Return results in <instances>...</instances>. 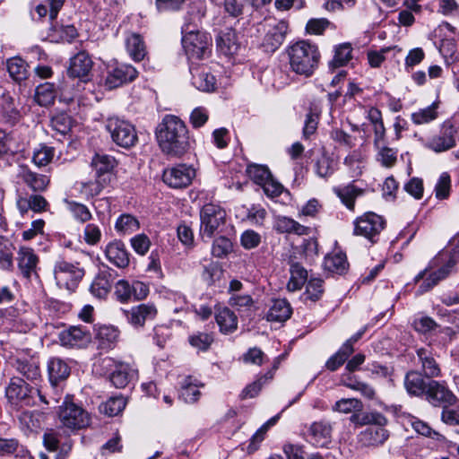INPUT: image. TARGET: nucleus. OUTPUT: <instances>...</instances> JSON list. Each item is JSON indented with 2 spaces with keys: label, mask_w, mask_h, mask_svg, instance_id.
<instances>
[{
  "label": "nucleus",
  "mask_w": 459,
  "mask_h": 459,
  "mask_svg": "<svg viewBox=\"0 0 459 459\" xmlns=\"http://www.w3.org/2000/svg\"><path fill=\"white\" fill-rule=\"evenodd\" d=\"M157 140L161 151L174 158H180L188 152L193 142L185 122L173 115H167L162 119Z\"/></svg>",
  "instance_id": "nucleus-1"
},
{
  "label": "nucleus",
  "mask_w": 459,
  "mask_h": 459,
  "mask_svg": "<svg viewBox=\"0 0 459 459\" xmlns=\"http://www.w3.org/2000/svg\"><path fill=\"white\" fill-rule=\"evenodd\" d=\"M459 262V247H454L451 250L440 251L429 263V268L421 271L415 277V281H419L423 279L427 274L429 269H435L429 276L424 280L419 288V293H424L431 290L440 281L447 278L455 268V265Z\"/></svg>",
  "instance_id": "nucleus-2"
},
{
  "label": "nucleus",
  "mask_w": 459,
  "mask_h": 459,
  "mask_svg": "<svg viewBox=\"0 0 459 459\" xmlns=\"http://www.w3.org/2000/svg\"><path fill=\"white\" fill-rule=\"evenodd\" d=\"M290 69L297 74L310 76L319 62V52L316 45L300 40L287 49Z\"/></svg>",
  "instance_id": "nucleus-3"
},
{
  "label": "nucleus",
  "mask_w": 459,
  "mask_h": 459,
  "mask_svg": "<svg viewBox=\"0 0 459 459\" xmlns=\"http://www.w3.org/2000/svg\"><path fill=\"white\" fill-rule=\"evenodd\" d=\"M92 178L82 182L81 191L87 196H94L111 181L114 159L107 154H95L91 162Z\"/></svg>",
  "instance_id": "nucleus-4"
},
{
  "label": "nucleus",
  "mask_w": 459,
  "mask_h": 459,
  "mask_svg": "<svg viewBox=\"0 0 459 459\" xmlns=\"http://www.w3.org/2000/svg\"><path fill=\"white\" fill-rule=\"evenodd\" d=\"M212 42V37L206 32L183 29L182 45L190 65H198V61L210 57Z\"/></svg>",
  "instance_id": "nucleus-5"
},
{
  "label": "nucleus",
  "mask_w": 459,
  "mask_h": 459,
  "mask_svg": "<svg viewBox=\"0 0 459 459\" xmlns=\"http://www.w3.org/2000/svg\"><path fill=\"white\" fill-rule=\"evenodd\" d=\"M59 420L64 428L70 430H81L90 427L91 414L82 406L65 402L58 411Z\"/></svg>",
  "instance_id": "nucleus-6"
},
{
  "label": "nucleus",
  "mask_w": 459,
  "mask_h": 459,
  "mask_svg": "<svg viewBox=\"0 0 459 459\" xmlns=\"http://www.w3.org/2000/svg\"><path fill=\"white\" fill-rule=\"evenodd\" d=\"M54 275L56 285L60 289H65L69 292H73L82 280L84 270L78 264H71L62 260L56 263Z\"/></svg>",
  "instance_id": "nucleus-7"
},
{
  "label": "nucleus",
  "mask_w": 459,
  "mask_h": 459,
  "mask_svg": "<svg viewBox=\"0 0 459 459\" xmlns=\"http://www.w3.org/2000/svg\"><path fill=\"white\" fill-rule=\"evenodd\" d=\"M226 219V212L221 206L208 204L200 212V234L203 238H211L221 230Z\"/></svg>",
  "instance_id": "nucleus-8"
},
{
  "label": "nucleus",
  "mask_w": 459,
  "mask_h": 459,
  "mask_svg": "<svg viewBox=\"0 0 459 459\" xmlns=\"http://www.w3.org/2000/svg\"><path fill=\"white\" fill-rule=\"evenodd\" d=\"M34 388L25 382L23 378L13 377L5 388V396L8 402L15 406H33L36 404L33 397Z\"/></svg>",
  "instance_id": "nucleus-9"
},
{
  "label": "nucleus",
  "mask_w": 459,
  "mask_h": 459,
  "mask_svg": "<svg viewBox=\"0 0 459 459\" xmlns=\"http://www.w3.org/2000/svg\"><path fill=\"white\" fill-rule=\"evenodd\" d=\"M385 225V221L383 217L368 212L354 221V234L375 242V238L384 230Z\"/></svg>",
  "instance_id": "nucleus-10"
},
{
  "label": "nucleus",
  "mask_w": 459,
  "mask_h": 459,
  "mask_svg": "<svg viewBox=\"0 0 459 459\" xmlns=\"http://www.w3.org/2000/svg\"><path fill=\"white\" fill-rule=\"evenodd\" d=\"M426 400L434 407L459 403L457 396L447 387L445 382L431 380L428 382Z\"/></svg>",
  "instance_id": "nucleus-11"
},
{
  "label": "nucleus",
  "mask_w": 459,
  "mask_h": 459,
  "mask_svg": "<svg viewBox=\"0 0 459 459\" xmlns=\"http://www.w3.org/2000/svg\"><path fill=\"white\" fill-rule=\"evenodd\" d=\"M17 267L20 274L27 279L39 277V257L33 248L22 246L16 255Z\"/></svg>",
  "instance_id": "nucleus-12"
},
{
  "label": "nucleus",
  "mask_w": 459,
  "mask_h": 459,
  "mask_svg": "<svg viewBox=\"0 0 459 459\" xmlns=\"http://www.w3.org/2000/svg\"><path fill=\"white\" fill-rule=\"evenodd\" d=\"M195 177V170L192 166L178 164L164 170L163 181L172 188H183L188 186Z\"/></svg>",
  "instance_id": "nucleus-13"
},
{
  "label": "nucleus",
  "mask_w": 459,
  "mask_h": 459,
  "mask_svg": "<svg viewBox=\"0 0 459 459\" xmlns=\"http://www.w3.org/2000/svg\"><path fill=\"white\" fill-rule=\"evenodd\" d=\"M189 70L192 75V84L198 91L211 92L216 89L217 81L211 74L210 67L206 65H189Z\"/></svg>",
  "instance_id": "nucleus-14"
},
{
  "label": "nucleus",
  "mask_w": 459,
  "mask_h": 459,
  "mask_svg": "<svg viewBox=\"0 0 459 459\" xmlns=\"http://www.w3.org/2000/svg\"><path fill=\"white\" fill-rule=\"evenodd\" d=\"M93 62L85 51L77 53L70 59V65L67 74L72 78H78L82 82L90 80Z\"/></svg>",
  "instance_id": "nucleus-15"
},
{
  "label": "nucleus",
  "mask_w": 459,
  "mask_h": 459,
  "mask_svg": "<svg viewBox=\"0 0 459 459\" xmlns=\"http://www.w3.org/2000/svg\"><path fill=\"white\" fill-rule=\"evenodd\" d=\"M288 23L284 21L276 22L267 30L262 46L267 52H274L285 39Z\"/></svg>",
  "instance_id": "nucleus-16"
},
{
  "label": "nucleus",
  "mask_w": 459,
  "mask_h": 459,
  "mask_svg": "<svg viewBox=\"0 0 459 459\" xmlns=\"http://www.w3.org/2000/svg\"><path fill=\"white\" fill-rule=\"evenodd\" d=\"M456 131L451 125H445L440 134L433 136L426 146L435 152H442L452 149L455 145V134Z\"/></svg>",
  "instance_id": "nucleus-17"
},
{
  "label": "nucleus",
  "mask_w": 459,
  "mask_h": 459,
  "mask_svg": "<svg viewBox=\"0 0 459 459\" xmlns=\"http://www.w3.org/2000/svg\"><path fill=\"white\" fill-rule=\"evenodd\" d=\"M12 365L19 374L30 381H35L40 377L39 361L34 356L17 357Z\"/></svg>",
  "instance_id": "nucleus-18"
},
{
  "label": "nucleus",
  "mask_w": 459,
  "mask_h": 459,
  "mask_svg": "<svg viewBox=\"0 0 459 459\" xmlns=\"http://www.w3.org/2000/svg\"><path fill=\"white\" fill-rule=\"evenodd\" d=\"M91 340L90 332L80 326H71L59 333V341L65 347H81Z\"/></svg>",
  "instance_id": "nucleus-19"
},
{
  "label": "nucleus",
  "mask_w": 459,
  "mask_h": 459,
  "mask_svg": "<svg viewBox=\"0 0 459 459\" xmlns=\"http://www.w3.org/2000/svg\"><path fill=\"white\" fill-rule=\"evenodd\" d=\"M385 425L369 426L359 435V442L365 446H378L383 445L389 437Z\"/></svg>",
  "instance_id": "nucleus-20"
},
{
  "label": "nucleus",
  "mask_w": 459,
  "mask_h": 459,
  "mask_svg": "<svg viewBox=\"0 0 459 459\" xmlns=\"http://www.w3.org/2000/svg\"><path fill=\"white\" fill-rule=\"evenodd\" d=\"M216 45L218 51L226 56H232L240 49L238 35L232 29L221 31L216 39Z\"/></svg>",
  "instance_id": "nucleus-21"
},
{
  "label": "nucleus",
  "mask_w": 459,
  "mask_h": 459,
  "mask_svg": "<svg viewBox=\"0 0 459 459\" xmlns=\"http://www.w3.org/2000/svg\"><path fill=\"white\" fill-rule=\"evenodd\" d=\"M126 48L128 55L135 62L144 59L147 55L145 42L143 37L135 32H129L125 38Z\"/></svg>",
  "instance_id": "nucleus-22"
},
{
  "label": "nucleus",
  "mask_w": 459,
  "mask_h": 459,
  "mask_svg": "<svg viewBox=\"0 0 459 459\" xmlns=\"http://www.w3.org/2000/svg\"><path fill=\"white\" fill-rule=\"evenodd\" d=\"M137 142V134L134 126L126 121H117V145L128 149Z\"/></svg>",
  "instance_id": "nucleus-23"
},
{
  "label": "nucleus",
  "mask_w": 459,
  "mask_h": 459,
  "mask_svg": "<svg viewBox=\"0 0 459 459\" xmlns=\"http://www.w3.org/2000/svg\"><path fill=\"white\" fill-rule=\"evenodd\" d=\"M332 427L325 421L314 422L309 429L310 441L318 447L326 446L331 442Z\"/></svg>",
  "instance_id": "nucleus-24"
},
{
  "label": "nucleus",
  "mask_w": 459,
  "mask_h": 459,
  "mask_svg": "<svg viewBox=\"0 0 459 459\" xmlns=\"http://www.w3.org/2000/svg\"><path fill=\"white\" fill-rule=\"evenodd\" d=\"M48 377L53 386L65 380L70 375L67 363L59 358H51L48 363Z\"/></svg>",
  "instance_id": "nucleus-25"
},
{
  "label": "nucleus",
  "mask_w": 459,
  "mask_h": 459,
  "mask_svg": "<svg viewBox=\"0 0 459 459\" xmlns=\"http://www.w3.org/2000/svg\"><path fill=\"white\" fill-rule=\"evenodd\" d=\"M274 229L280 233H293L299 236L309 234L310 229L287 216H277Z\"/></svg>",
  "instance_id": "nucleus-26"
},
{
  "label": "nucleus",
  "mask_w": 459,
  "mask_h": 459,
  "mask_svg": "<svg viewBox=\"0 0 459 459\" xmlns=\"http://www.w3.org/2000/svg\"><path fill=\"white\" fill-rule=\"evenodd\" d=\"M19 176L35 192L44 191L49 184V179L47 176L32 172L26 166H21Z\"/></svg>",
  "instance_id": "nucleus-27"
},
{
  "label": "nucleus",
  "mask_w": 459,
  "mask_h": 459,
  "mask_svg": "<svg viewBox=\"0 0 459 459\" xmlns=\"http://www.w3.org/2000/svg\"><path fill=\"white\" fill-rule=\"evenodd\" d=\"M417 355L421 363L425 377H437L440 375V368L430 351L421 348L417 351Z\"/></svg>",
  "instance_id": "nucleus-28"
},
{
  "label": "nucleus",
  "mask_w": 459,
  "mask_h": 459,
  "mask_svg": "<svg viewBox=\"0 0 459 459\" xmlns=\"http://www.w3.org/2000/svg\"><path fill=\"white\" fill-rule=\"evenodd\" d=\"M350 420L351 422L359 426L386 425L388 421L385 415L377 411L367 412H362L361 411L359 413H353L351 416Z\"/></svg>",
  "instance_id": "nucleus-29"
},
{
  "label": "nucleus",
  "mask_w": 459,
  "mask_h": 459,
  "mask_svg": "<svg viewBox=\"0 0 459 459\" xmlns=\"http://www.w3.org/2000/svg\"><path fill=\"white\" fill-rule=\"evenodd\" d=\"M428 383L418 371H410L404 378V386L410 394L420 396L426 394Z\"/></svg>",
  "instance_id": "nucleus-30"
},
{
  "label": "nucleus",
  "mask_w": 459,
  "mask_h": 459,
  "mask_svg": "<svg viewBox=\"0 0 459 459\" xmlns=\"http://www.w3.org/2000/svg\"><path fill=\"white\" fill-rule=\"evenodd\" d=\"M349 267L345 254L336 252L328 254L324 260L325 270L336 274L344 273Z\"/></svg>",
  "instance_id": "nucleus-31"
},
{
  "label": "nucleus",
  "mask_w": 459,
  "mask_h": 459,
  "mask_svg": "<svg viewBox=\"0 0 459 459\" xmlns=\"http://www.w3.org/2000/svg\"><path fill=\"white\" fill-rule=\"evenodd\" d=\"M334 193L351 211L354 210L355 199L363 195L364 190L352 184L334 188Z\"/></svg>",
  "instance_id": "nucleus-32"
},
{
  "label": "nucleus",
  "mask_w": 459,
  "mask_h": 459,
  "mask_svg": "<svg viewBox=\"0 0 459 459\" xmlns=\"http://www.w3.org/2000/svg\"><path fill=\"white\" fill-rule=\"evenodd\" d=\"M12 454H15V456L21 459H30V452L21 446L17 439L0 437V455Z\"/></svg>",
  "instance_id": "nucleus-33"
},
{
  "label": "nucleus",
  "mask_w": 459,
  "mask_h": 459,
  "mask_svg": "<svg viewBox=\"0 0 459 459\" xmlns=\"http://www.w3.org/2000/svg\"><path fill=\"white\" fill-rule=\"evenodd\" d=\"M376 160L383 167L393 168L397 161V149L386 146L385 143L375 145Z\"/></svg>",
  "instance_id": "nucleus-34"
},
{
  "label": "nucleus",
  "mask_w": 459,
  "mask_h": 459,
  "mask_svg": "<svg viewBox=\"0 0 459 459\" xmlns=\"http://www.w3.org/2000/svg\"><path fill=\"white\" fill-rule=\"evenodd\" d=\"M290 278L287 284L290 291H296L302 288L307 280V271L299 263H293L290 268Z\"/></svg>",
  "instance_id": "nucleus-35"
},
{
  "label": "nucleus",
  "mask_w": 459,
  "mask_h": 459,
  "mask_svg": "<svg viewBox=\"0 0 459 459\" xmlns=\"http://www.w3.org/2000/svg\"><path fill=\"white\" fill-rule=\"evenodd\" d=\"M137 377V371L130 364H117V388H125Z\"/></svg>",
  "instance_id": "nucleus-36"
},
{
  "label": "nucleus",
  "mask_w": 459,
  "mask_h": 459,
  "mask_svg": "<svg viewBox=\"0 0 459 459\" xmlns=\"http://www.w3.org/2000/svg\"><path fill=\"white\" fill-rule=\"evenodd\" d=\"M27 67L26 62L20 57H12L7 60L9 75L17 82H21L28 78Z\"/></svg>",
  "instance_id": "nucleus-37"
},
{
  "label": "nucleus",
  "mask_w": 459,
  "mask_h": 459,
  "mask_svg": "<svg viewBox=\"0 0 459 459\" xmlns=\"http://www.w3.org/2000/svg\"><path fill=\"white\" fill-rule=\"evenodd\" d=\"M56 95L54 84L45 82L36 88L35 100L39 105L47 107L54 103Z\"/></svg>",
  "instance_id": "nucleus-38"
},
{
  "label": "nucleus",
  "mask_w": 459,
  "mask_h": 459,
  "mask_svg": "<svg viewBox=\"0 0 459 459\" xmlns=\"http://www.w3.org/2000/svg\"><path fill=\"white\" fill-rule=\"evenodd\" d=\"M277 369V364H274L272 369H270L268 372H266L264 376L259 377L256 381L253 382L252 384L248 385L241 393V398H253L255 395L258 394V393L261 391L262 386L264 383L267 381H270L273 379L275 370Z\"/></svg>",
  "instance_id": "nucleus-39"
},
{
  "label": "nucleus",
  "mask_w": 459,
  "mask_h": 459,
  "mask_svg": "<svg viewBox=\"0 0 459 459\" xmlns=\"http://www.w3.org/2000/svg\"><path fill=\"white\" fill-rule=\"evenodd\" d=\"M316 173L321 178L331 176L335 170L334 160L325 150L315 164Z\"/></svg>",
  "instance_id": "nucleus-40"
},
{
  "label": "nucleus",
  "mask_w": 459,
  "mask_h": 459,
  "mask_svg": "<svg viewBox=\"0 0 459 459\" xmlns=\"http://www.w3.org/2000/svg\"><path fill=\"white\" fill-rule=\"evenodd\" d=\"M363 410V403L356 398H342L333 406V411L340 413H359Z\"/></svg>",
  "instance_id": "nucleus-41"
},
{
  "label": "nucleus",
  "mask_w": 459,
  "mask_h": 459,
  "mask_svg": "<svg viewBox=\"0 0 459 459\" xmlns=\"http://www.w3.org/2000/svg\"><path fill=\"white\" fill-rule=\"evenodd\" d=\"M13 244L12 241L4 237L0 236V267L5 270L10 269L13 266Z\"/></svg>",
  "instance_id": "nucleus-42"
},
{
  "label": "nucleus",
  "mask_w": 459,
  "mask_h": 459,
  "mask_svg": "<svg viewBox=\"0 0 459 459\" xmlns=\"http://www.w3.org/2000/svg\"><path fill=\"white\" fill-rule=\"evenodd\" d=\"M21 151L13 134L0 131V158L7 154H15Z\"/></svg>",
  "instance_id": "nucleus-43"
},
{
  "label": "nucleus",
  "mask_w": 459,
  "mask_h": 459,
  "mask_svg": "<svg viewBox=\"0 0 459 459\" xmlns=\"http://www.w3.org/2000/svg\"><path fill=\"white\" fill-rule=\"evenodd\" d=\"M437 106L432 104L427 108H420L411 114V120L415 125L428 124L437 117Z\"/></svg>",
  "instance_id": "nucleus-44"
},
{
  "label": "nucleus",
  "mask_w": 459,
  "mask_h": 459,
  "mask_svg": "<svg viewBox=\"0 0 459 459\" xmlns=\"http://www.w3.org/2000/svg\"><path fill=\"white\" fill-rule=\"evenodd\" d=\"M48 5L39 4L37 5L35 12L39 18L45 17L49 13L50 20L56 18L58 12L62 8L65 0H46Z\"/></svg>",
  "instance_id": "nucleus-45"
},
{
  "label": "nucleus",
  "mask_w": 459,
  "mask_h": 459,
  "mask_svg": "<svg viewBox=\"0 0 459 459\" xmlns=\"http://www.w3.org/2000/svg\"><path fill=\"white\" fill-rule=\"evenodd\" d=\"M180 396L186 403H194L198 400L200 391L198 390L197 384L194 382L192 377H186L182 382Z\"/></svg>",
  "instance_id": "nucleus-46"
},
{
  "label": "nucleus",
  "mask_w": 459,
  "mask_h": 459,
  "mask_svg": "<svg viewBox=\"0 0 459 459\" xmlns=\"http://www.w3.org/2000/svg\"><path fill=\"white\" fill-rule=\"evenodd\" d=\"M140 228L138 220L128 213H125L117 219V230L124 234H131L135 232Z\"/></svg>",
  "instance_id": "nucleus-47"
},
{
  "label": "nucleus",
  "mask_w": 459,
  "mask_h": 459,
  "mask_svg": "<svg viewBox=\"0 0 459 459\" xmlns=\"http://www.w3.org/2000/svg\"><path fill=\"white\" fill-rule=\"evenodd\" d=\"M440 420L441 421L450 427L459 426V404L444 405L441 408Z\"/></svg>",
  "instance_id": "nucleus-48"
},
{
  "label": "nucleus",
  "mask_w": 459,
  "mask_h": 459,
  "mask_svg": "<svg viewBox=\"0 0 459 459\" xmlns=\"http://www.w3.org/2000/svg\"><path fill=\"white\" fill-rule=\"evenodd\" d=\"M351 44L344 43L340 45L335 49V54L330 65L333 68L345 65L351 59Z\"/></svg>",
  "instance_id": "nucleus-49"
},
{
  "label": "nucleus",
  "mask_w": 459,
  "mask_h": 459,
  "mask_svg": "<svg viewBox=\"0 0 459 459\" xmlns=\"http://www.w3.org/2000/svg\"><path fill=\"white\" fill-rule=\"evenodd\" d=\"M138 76V71L131 65L121 64L117 66V87L133 82Z\"/></svg>",
  "instance_id": "nucleus-50"
},
{
  "label": "nucleus",
  "mask_w": 459,
  "mask_h": 459,
  "mask_svg": "<svg viewBox=\"0 0 459 459\" xmlns=\"http://www.w3.org/2000/svg\"><path fill=\"white\" fill-rule=\"evenodd\" d=\"M52 128L61 135L68 134L72 127V118L66 113H59L51 119Z\"/></svg>",
  "instance_id": "nucleus-51"
},
{
  "label": "nucleus",
  "mask_w": 459,
  "mask_h": 459,
  "mask_svg": "<svg viewBox=\"0 0 459 459\" xmlns=\"http://www.w3.org/2000/svg\"><path fill=\"white\" fill-rule=\"evenodd\" d=\"M240 359L245 364L262 366L267 360V356L260 348L253 347L248 349L241 356Z\"/></svg>",
  "instance_id": "nucleus-52"
},
{
  "label": "nucleus",
  "mask_w": 459,
  "mask_h": 459,
  "mask_svg": "<svg viewBox=\"0 0 459 459\" xmlns=\"http://www.w3.org/2000/svg\"><path fill=\"white\" fill-rule=\"evenodd\" d=\"M324 292L323 281L318 278H311L306 288L303 296L304 299L316 301L318 300Z\"/></svg>",
  "instance_id": "nucleus-53"
},
{
  "label": "nucleus",
  "mask_w": 459,
  "mask_h": 459,
  "mask_svg": "<svg viewBox=\"0 0 459 459\" xmlns=\"http://www.w3.org/2000/svg\"><path fill=\"white\" fill-rule=\"evenodd\" d=\"M343 385L350 389L360 392V394L368 399H373L376 394L372 386L364 382L352 379L351 377L343 380Z\"/></svg>",
  "instance_id": "nucleus-54"
},
{
  "label": "nucleus",
  "mask_w": 459,
  "mask_h": 459,
  "mask_svg": "<svg viewBox=\"0 0 459 459\" xmlns=\"http://www.w3.org/2000/svg\"><path fill=\"white\" fill-rule=\"evenodd\" d=\"M111 290V283L105 276H98L91 285V292L99 299L105 298Z\"/></svg>",
  "instance_id": "nucleus-55"
},
{
  "label": "nucleus",
  "mask_w": 459,
  "mask_h": 459,
  "mask_svg": "<svg viewBox=\"0 0 459 459\" xmlns=\"http://www.w3.org/2000/svg\"><path fill=\"white\" fill-rule=\"evenodd\" d=\"M363 157L359 151L351 152L345 159L344 164L352 172V177L359 176L362 172Z\"/></svg>",
  "instance_id": "nucleus-56"
},
{
  "label": "nucleus",
  "mask_w": 459,
  "mask_h": 459,
  "mask_svg": "<svg viewBox=\"0 0 459 459\" xmlns=\"http://www.w3.org/2000/svg\"><path fill=\"white\" fill-rule=\"evenodd\" d=\"M276 420L277 417L270 419L253 435L250 440V444L247 446L248 453H253L257 449L259 444L264 440L266 431L270 426H273L276 422Z\"/></svg>",
  "instance_id": "nucleus-57"
},
{
  "label": "nucleus",
  "mask_w": 459,
  "mask_h": 459,
  "mask_svg": "<svg viewBox=\"0 0 459 459\" xmlns=\"http://www.w3.org/2000/svg\"><path fill=\"white\" fill-rule=\"evenodd\" d=\"M247 171L250 178L260 186L272 176L266 167L256 164L248 166Z\"/></svg>",
  "instance_id": "nucleus-58"
},
{
  "label": "nucleus",
  "mask_w": 459,
  "mask_h": 459,
  "mask_svg": "<svg viewBox=\"0 0 459 459\" xmlns=\"http://www.w3.org/2000/svg\"><path fill=\"white\" fill-rule=\"evenodd\" d=\"M451 189V178L450 176L444 172L440 175L437 185L435 186V195L439 200L448 198Z\"/></svg>",
  "instance_id": "nucleus-59"
},
{
  "label": "nucleus",
  "mask_w": 459,
  "mask_h": 459,
  "mask_svg": "<svg viewBox=\"0 0 459 459\" xmlns=\"http://www.w3.org/2000/svg\"><path fill=\"white\" fill-rule=\"evenodd\" d=\"M55 150L52 147L41 146L33 153L32 161L38 167L48 165L54 157Z\"/></svg>",
  "instance_id": "nucleus-60"
},
{
  "label": "nucleus",
  "mask_w": 459,
  "mask_h": 459,
  "mask_svg": "<svg viewBox=\"0 0 459 459\" xmlns=\"http://www.w3.org/2000/svg\"><path fill=\"white\" fill-rule=\"evenodd\" d=\"M2 108L4 116L11 124H14L20 119V112L11 97L4 98Z\"/></svg>",
  "instance_id": "nucleus-61"
},
{
  "label": "nucleus",
  "mask_w": 459,
  "mask_h": 459,
  "mask_svg": "<svg viewBox=\"0 0 459 459\" xmlns=\"http://www.w3.org/2000/svg\"><path fill=\"white\" fill-rule=\"evenodd\" d=\"M231 249V241L225 237H220L213 241L212 254L216 257H223L229 254Z\"/></svg>",
  "instance_id": "nucleus-62"
},
{
  "label": "nucleus",
  "mask_w": 459,
  "mask_h": 459,
  "mask_svg": "<svg viewBox=\"0 0 459 459\" xmlns=\"http://www.w3.org/2000/svg\"><path fill=\"white\" fill-rule=\"evenodd\" d=\"M39 415L36 411H25L19 416V421L22 426L29 430H35L39 428Z\"/></svg>",
  "instance_id": "nucleus-63"
},
{
  "label": "nucleus",
  "mask_w": 459,
  "mask_h": 459,
  "mask_svg": "<svg viewBox=\"0 0 459 459\" xmlns=\"http://www.w3.org/2000/svg\"><path fill=\"white\" fill-rule=\"evenodd\" d=\"M209 119V113L206 108L197 107L194 108L190 114V123L194 128L204 126Z\"/></svg>",
  "instance_id": "nucleus-64"
}]
</instances>
